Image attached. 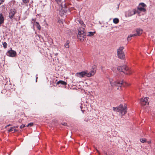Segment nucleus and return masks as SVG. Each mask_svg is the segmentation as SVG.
Returning a JSON list of instances; mask_svg holds the SVG:
<instances>
[{"label": "nucleus", "instance_id": "obj_1", "mask_svg": "<svg viewBox=\"0 0 155 155\" xmlns=\"http://www.w3.org/2000/svg\"><path fill=\"white\" fill-rule=\"evenodd\" d=\"M96 72V70L94 69L92 70L90 72H88L87 71L77 73L75 75L80 78L84 77L86 76L87 77H90L94 74Z\"/></svg>", "mask_w": 155, "mask_h": 155}, {"label": "nucleus", "instance_id": "obj_2", "mask_svg": "<svg viewBox=\"0 0 155 155\" xmlns=\"http://www.w3.org/2000/svg\"><path fill=\"white\" fill-rule=\"evenodd\" d=\"M113 109L115 111L120 112L122 115L125 114L127 112V108L125 104L123 105L120 104L117 107H113Z\"/></svg>", "mask_w": 155, "mask_h": 155}, {"label": "nucleus", "instance_id": "obj_3", "mask_svg": "<svg viewBox=\"0 0 155 155\" xmlns=\"http://www.w3.org/2000/svg\"><path fill=\"white\" fill-rule=\"evenodd\" d=\"M83 28H81L78 29V38L81 41H83L85 38L86 34L84 31Z\"/></svg>", "mask_w": 155, "mask_h": 155}, {"label": "nucleus", "instance_id": "obj_4", "mask_svg": "<svg viewBox=\"0 0 155 155\" xmlns=\"http://www.w3.org/2000/svg\"><path fill=\"white\" fill-rule=\"evenodd\" d=\"M61 9L59 10V14L61 16L64 17L66 16L67 14L70 13L68 9L65 8V5L64 6L61 7Z\"/></svg>", "mask_w": 155, "mask_h": 155}, {"label": "nucleus", "instance_id": "obj_5", "mask_svg": "<svg viewBox=\"0 0 155 155\" xmlns=\"http://www.w3.org/2000/svg\"><path fill=\"white\" fill-rule=\"evenodd\" d=\"M109 81L111 86H121V85L123 83V81H115L113 82V80L111 78H109Z\"/></svg>", "mask_w": 155, "mask_h": 155}, {"label": "nucleus", "instance_id": "obj_6", "mask_svg": "<svg viewBox=\"0 0 155 155\" xmlns=\"http://www.w3.org/2000/svg\"><path fill=\"white\" fill-rule=\"evenodd\" d=\"M124 49L123 47H120L117 50V55L118 58L121 59H124L125 58V55L123 51Z\"/></svg>", "mask_w": 155, "mask_h": 155}, {"label": "nucleus", "instance_id": "obj_7", "mask_svg": "<svg viewBox=\"0 0 155 155\" xmlns=\"http://www.w3.org/2000/svg\"><path fill=\"white\" fill-rule=\"evenodd\" d=\"M136 13V9L130 10L126 12L125 15L126 16L130 17L135 14Z\"/></svg>", "mask_w": 155, "mask_h": 155}, {"label": "nucleus", "instance_id": "obj_8", "mask_svg": "<svg viewBox=\"0 0 155 155\" xmlns=\"http://www.w3.org/2000/svg\"><path fill=\"white\" fill-rule=\"evenodd\" d=\"M117 70L119 71L124 72V70L126 71L128 70V68L127 67L126 65H123L122 66L118 67Z\"/></svg>", "mask_w": 155, "mask_h": 155}, {"label": "nucleus", "instance_id": "obj_9", "mask_svg": "<svg viewBox=\"0 0 155 155\" xmlns=\"http://www.w3.org/2000/svg\"><path fill=\"white\" fill-rule=\"evenodd\" d=\"M148 97H147L142 98L140 99V103L143 106L147 104H149V103L148 102Z\"/></svg>", "mask_w": 155, "mask_h": 155}, {"label": "nucleus", "instance_id": "obj_10", "mask_svg": "<svg viewBox=\"0 0 155 155\" xmlns=\"http://www.w3.org/2000/svg\"><path fill=\"white\" fill-rule=\"evenodd\" d=\"M146 7V5L145 4L143 3H141L139 5L137 9L140 10V11L145 12L146 11V10L144 8Z\"/></svg>", "mask_w": 155, "mask_h": 155}, {"label": "nucleus", "instance_id": "obj_11", "mask_svg": "<svg viewBox=\"0 0 155 155\" xmlns=\"http://www.w3.org/2000/svg\"><path fill=\"white\" fill-rule=\"evenodd\" d=\"M16 12V10L15 9H11L9 14V17L11 19H12Z\"/></svg>", "mask_w": 155, "mask_h": 155}, {"label": "nucleus", "instance_id": "obj_12", "mask_svg": "<svg viewBox=\"0 0 155 155\" xmlns=\"http://www.w3.org/2000/svg\"><path fill=\"white\" fill-rule=\"evenodd\" d=\"M16 54V51L13 50H10L8 51L7 53V54L8 56L11 57H15Z\"/></svg>", "mask_w": 155, "mask_h": 155}, {"label": "nucleus", "instance_id": "obj_13", "mask_svg": "<svg viewBox=\"0 0 155 155\" xmlns=\"http://www.w3.org/2000/svg\"><path fill=\"white\" fill-rule=\"evenodd\" d=\"M57 3L59 5H61V7H62L65 5V3L64 0H56Z\"/></svg>", "mask_w": 155, "mask_h": 155}, {"label": "nucleus", "instance_id": "obj_14", "mask_svg": "<svg viewBox=\"0 0 155 155\" xmlns=\"http://www.w3.org/2000/svg\"><path fill=\"white\" fill-rule=\"evenodd\" d=\"M137 34L138 36L141 35L143 32V30L140 29H137L136 30Z\"/></svg>", "mask_w": 155, "mask_h": 155}, {"label": "nucleus", "instance_id": "obj_15", "mask_svg": "<svg viewBox=\"0 0 155 155\" xmlns=\"http://www.w3.org/2000/svg\"><path fill=\"white\" fill-rule=\"evenodd\" d=\"M4 18L2 13L0 14V24L3 23L4 21Z\"/></svg>", "mask_w": 155, "mask_h": 155}, {"label": "nucleus", "instance_id": "obj_16", "mask_svg": "<svg viewBox=\"0 0 155 155\" xmlns=\"http://www.w3.org/2000/svg\"><path fill=\"white\" fill-rule=\"evenodd\" d=\"M138 36L137 34H130L127 37V40L129 41L131 39L130 38L133 37H134L135 36Z\"/></svg>", "mask_w": 155, "mask_h": 155}, {"label": "nucleus", "instance_id": "obj_17", "mask_svg": "<svg viewBox=\"0 0 155 155\" xmlns=\"http://www.w3.org/2000/svg\"><path fill=\"white\" fill-rule=\"evenodd\" d=\"M96 33L95 31L91 32L90 31L88 32L87 36L90 37H92Z\"/></svg>", "mask_w": 155, "mask_h": 155}, {"label": "nucleus", "instance_id": "obj_18", "mask_svg": "<svg viewBox=\"0 0 155 155\" xmlns=\"http://www.w3.org/2000/svg\"><path fill=\"white\" fill-rule=\"evenodd\" d=\"M119 22V20L118 18H115L113 19V22L114 23L117 24Z\"/></svg>", "mask_w": 155, "mask_h": 155}, {"label": "nucleus", "instance_id": "obj_19", "mask_svg": "<svg viewBox=\"0 0 155 155\" xmlns=\"http://www.w3.org/2000/svg\"><path fill=\"white\" fill-rule=\"evenodd\" d=\"M61 84L63 85L66 84V82L62 81H58L57 83V84Z\"/></svg>", "mask_w": 155, "mask_h": 155}, {"label": "nucleus", "instance_id": "obj_20", "mask_svg": "<svg viewBox=\"0 0 155 155\" xmlns=\"http://www.w3.org/2000/svg\"><path fill=\"white\" fill-rule=\"evenodd\" d=\"M69 42L68 41H67L66 43L64 44V47L66 48H69Z\"/></svg>", "mask_w": 155, "mask_h": 155}, {"label": "nucleus", "instance_id": "obj_21", "mask_svg": "<svg viewBox=\"0 0 155 155\" xmlns=\"http://www.w3.org/2000/svg\"><path fill=\"white\" fill-rule=\"evenodd\" d=\"M35 25L36 26L37 28L39 30H40L41 29V26L40 25H39L38 23L36 22H35Z\"/></svg>", "mask_w": 155, "mask_h": 155}, {"label": "nucleus", "instance_id": "obj_22", "mask_svg": "<svg viewBox=\"0 0 155 155\" xmlns=\"http://www.w3.org/2000/svg\"><path fill=\"white\" fill-rule=\"evenodd\" d=\"M127 71H128V72L125 73L124 72V73L127 75H130V74L132 72V71L131 70H129V68H128V70Z\"/></svg>", "mask_w": 155, "mask_h": 155}, {"label": "nucleus", "instance_id": "obj_23", "mask_svg": "<svg viewBox=\"0 0 155 155\" xmlns=\"http://www.w3.org/2000/svg\"><path fill=\"white\" fill-rule=\"evenodd\" d=\"M15 128V127H11V128L8 130V132H11L14 130V128Z\"/></svg>", "mask_w": 155, "mask_h": 155}, {"label": "nucleus", "instance_id": "obj_24", "mask_svg": "<svg viewBox=\"0 0 155 155\" xmlns=\"http://www.w3.org/2000/svg\"><path fill=\"white\" fill-rule=\"evenodd\" d=\"M146 140L145 139H140V141L142 143H143L146 141Z\"/></svg>", "mask_w": 155, "mask_h": 155}, {"label": "nucleus", "instance_id": "obj_25", "mask_svg": "<svg viewBox=\"0 0 155 155\" xmlns=\"http://www.w3.org/2000/svg\"><path fill=\"white\" fill-rule=\"evenodd\" d=\"M3 45L5 48H6L7 46V44L5 42H4L3 43Z\"/></svg>", "mask_w": 155, "mask_h": 155}, {"label": "nucleus", "instance_id": "obj_26", "mask_svg": "<svg viewBox=\"0 0 155 155\" xmlns=\"http://www.w3.org/2000/svg\"><path fill=\"white\" fill-rule=\"evenodd\" d=\"M23 2L25 3H27L29 2V0H22Z\"/></svg>", "mask_w": 155, "mask_h": 155}, {"label": "nucleus", "instance_id": "obj_27", "mask_svg": "<svg viewBox=\"0 0 155 155\" xmlns=\"http://www.w3.org/2000/svg\"><path fill=\"white\" fill-rule=\"evenodd\" d=\"M79 23L81 25H82L84 24V22H83V21H79L78 20V21Z\"/></svg>", "mask_w": 155, "mask_h": 155}, {"label": "nucleus", "instance_id": "obj_28", "mask_svg": "<svg viewBox=\"0 0 155 155\" xmlns=\"http://www.w3.org/2000/svg\"><path fill=\"white\" fill-rule=\"evenodd\" d=\"M33 123H29L28 125L27 126V127H29V126H31L33 125Z\"/></svg>", "mask_w": 155, "mask_h": 155}, {"label": "nucleus", "instance_id": "obj_29", "mask_svg": "<svg viewBox=\"0 0 155 155\" xmlns=\"http://www.w3.org/2000/svg\"><path fill=\"white\" fill-rule=\"evenodd\" d=\"M25 127V125L22 124L20 126V128L21 129H22V128H24V127Z\"/></svg>", "mask_w": 155, "mask_h": 155}, {"label": "nucleus", "instance_id": "obj_30", "mask_svg": "<svg viewBox=\"0 0 155 155\" xmlns=\"http://www.w3.org/2000/svg\"><path fill=\"white\" fill-rule=\"evenodd\" d=\"M140 10H139L138 9H137V10H136V13H137V14H139L140 13Z\"/></svg>", "mask_w": 155, "mask_h": 155}, {"label": "nucleus", "instance_id": "obj_31", "mask_svg": "<svg viewBox=\"0 0 155 155\" xmlns=\"http://www.w3.org/2000/svg\"><path fill=\"white\" fill-rule=\"evenodd\" d=\"M4 1V0H1L0 1V5Z\"/></svg>", "mask_w": 155, "mask_h": 155}, {"label": "nucleus", "instance_id": "obj_32", "mask_svg": "<svg viewBox=\"0 0 155 155\" xmlns=\"http://www.w3.org/2000/svg\"><path fill=\"white\" fill-rule=\"evenodd\" d=\"M96 149L97 152L99 154H100V153L99 152V151L96 148Z\"/></svg>", "mask_w": 155, "mask_h": 155}, {"label": "nucleus", "instance_id": "obj_33", "mask_svg": "<svg viewBox=\"0 0 155 155\" xmlns=\"http://www.w3.org/2000/svg\"><path fill=\"white\" fill-rule=\"evenodd\" d=\"M37 75H36V82H37V78H38L37 77Z\"/></svg>", "mask_w": 155, "mask_h": 155}, {"label": "nucleus", "instance_id": "obj_34", "mask_svg": "<svg viewBox=\"0 0 155 155\" xmlns=\"http://www.w3.org/2000/svg\"><path fill=\"white\" fill-rule=\"evenodd\" d=\"M13 130H14V132L17 131V130L15 129V128Z\"/></svg>", "mask_w": 155, "mask_h": 155}, {"label": "nucleus", "instance_id": "obj_35", "mask_svg": "<svg viewBox=\"0 0 155 155\" xmlns=\"http://www.w3.org/2000/svg\"><path fill=\"white\" fill-rule=\"evenodd\" d=\"M59 23H61H61H62V21H61V20H60V21H59Z\"/></svg>", "mask_w": 155, "mask_h": 155}, {"label": "nucleus", "instance_id": "obj_36", "mask_svg": "<svg viewBox=\"0 0 155 155\" xmlns=\"http://www.w3.org/2000/svg\"><path fill=\"white\" fill-rule=\"evenodd\" d=\"M58 55V53H57L55 54V56H57V55Z\"/></svg>", "mask_w": 155, "mask_h": 155}, {"label": "nucleus", "instance_id": "obj_37", "mask_svg": "<svg viewBox=\"0 0 155 155\" xmlns=\"http://www.w3.org/2000/svg\"><path fill=\"white\" fill-rule=\"evenodd\" d=\"M104 153H105L106 155H108L107 153H106L105 152H104Z\"/></svg>", "mask_w": 155, "mask_h": 155}, {"label": "nucleus", "instance_id": "obj_38", "mask_svg": "<svg viewBox=\"0 0 155 155\" xmlns=\"http://www.w3.org/2000/svg\"><path fill=\"white\" fill-rule=\"evenodd\" d=\"M66 124V123H64V124H63V125H65Z\"/></svg>", "mask_w": 155, "mask_h": 155}, {"label": "nucleus", "instance_id": "obj_39", "mask_svg": "<svg viewBox=\"0 0 155 155\" xmlns=\"http://www.w3.org/2000/svg\"><path fill=\"white\" fill-rule=\"evenodd\" d=\"M10 124H9V125H8L7 126H10Z\"/></svg>", "mask_w": 155, "mask_h": 155}, {"label": "nucleus", "instance_id": "obj_40", "mask_svg": "<svg viewBox=\"0 0 155 155\" xmlns=\"http://www.w3.org/2000/svg\"><path fill=\"white\" fill-rule=\"evenodd\" d=\"M15 127V128L16 127H18V126H16V127Z\"/></svg>", "mask_w": 155, "mask_h": 155}, {"label": "nucleus", "instance_id": "obj_41", "mask_svg": "<svg viewBox=\"0 0 155 155\" xmlns=\"http://www.w3.org/2000/svg\"><path fill=\"white\" fill-rule=\"evenodd\" d=\"M32 20L34 21H35V20L34 19H33Z\"/></svg>", "mask_w": 155, "mask_h": 155}, {"label": "nucleus", "instance_id": "obj_42", "mask_svg": "<svg viewBox=\"0 0 155 155\" xmlns=\"http://www.w3.org/2000/svg\"><path fill=\"white\" fill-rule=\"evenodd\" d=\"M148 143H150V142H148Z\"/></svg>", "mask_w": 155, "mask_h": 155}, {"label": "nucleus", "instance_id": "obj_43", "mask_svg": "<svg viewBox=\"0 0 155 155\" xmlns=\"http://www.w3.org/2000/svg\"><path fill=\"white\" fill-rule=\"evenodd\" d=\"M119 8V6H118V8Z\"/></svg>", "mask_w": 155, "mask_h": 155}]
</instances>
